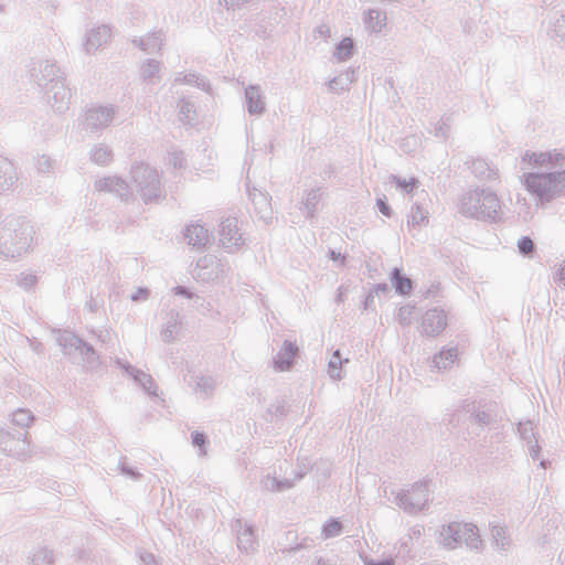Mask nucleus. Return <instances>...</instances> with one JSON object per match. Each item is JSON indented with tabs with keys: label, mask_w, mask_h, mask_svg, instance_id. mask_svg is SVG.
<instances>
[{
	"label": "nucleus",
	"mask_w": 565,
	"mask_h": 565,
	"mask_svg": "<svg viewBox=\"0 0 565 565\" xmlns=\"http://www.w3.org/2000/svg\"><path fill=\"white\" fill-rule=\"evenodd\" d=\"M424 326L427 334H436L446 328V315L443 311L434 310L426 315Z\"/></svg>",
	"instance_id": "f03ea898"
},
{
	"label": "nucleus",
	"mask_w": 565,
	"mask_h": 565,
	"mask_svg": "<svg viewBox=\"0 0 565 565\" xmlns=\"http://www.w3.org/2000/svg\"><path fill=\"white\" fill-rule=\"evenodd\" d=\"M463 529L465 530H468V526L467 525H463ZM470 532H472V529H469Z\"/></svg>",
	"instance_id": "dca6fc26"
},
{
	"label": "nucleus",
	"mask_w": 565,
	"mask_h": 565,
	"mask_svg": "<svg viewBox=\"0 0 565 565\" xmlns=\"http://www.w3.org/2000/svg\"><path fill=\"white\" fill-rule=\"evenodd\" d=\"M258 110H262V108H258V107H257V105L254 107V106L252 105V103L249 104V111H254V113H256V111H258Z\"/></svg>",
	"instance_id": "4468645a"
},
{
	"label": "nucleus",
	"mask_w": 565,
	"mask_h": 565,
	"mask_svg": "<svg viewBox=\"0 0 565 565\" xmlns=\"http://www.w3.org/2000/svg\"><path fill=\"white\" fill-rule=\"evenodd\" d=\"M353 44L350 39H344L339 45V55L341 57H347L352 49Z\"/></svg>",
	"instance_id": "0eeeda50"
},
{
	"label": "nucleus",
	"mask_w": 565,
	"mask_h": 565,
	"mask_svg": "<svg viewBox=\"0 0 565 565\" xmlns=\"http://www.w3.org/2000/svg\"><path fill=\"white\" fill-rule=\"evenodd\" d=\"M394 286L396 288V290L402 294V295H406L411 291L412 289V281L411 279L408 278H405V277H402L399 275V271L398 270H395V275H394Z\"/></svg>",
	"instance_id": "39448f33"
},
{
	"label": "nucleus",
	"mask_w": 565,
	"mask_h": 565,
	"mask_svg": "<svg viewBox=\"0 0 565 565\" xmlns=\"http://www.w3.org/2000/svg\"><path fill=\"white\" fill-rule=\"evenodd\" d=\"M556 182L558 192H565V171L556 173Z\"/></svg>",
	"instance_id": "1a4fd4ad"
},
{
	"label": "nucleus",
	"mask_w": 565,
	"mask_h": 565,
	"mask_svg": "<svg viewBox=\"0 0 565 565\" xmlns=\"http://www.w3.org/2000/svg\"><path fill=\"white\" fill-rule=\"evenodd\" d=\"M561 277L562 279L565 280V265L563 266V268L561 269Z\"/></svg>",
	"instance_id": "2eb2a0df"
},
{
	"label": "nucleus",
	"mask_w": 565,
	"mask_h": 565,
	"mask_svg": "<svg viewBox=\"0 0 565 565\" xmlns=\"http://www.w3.org/2000/svg\"><path fill=\"white\" fill-rule=\"evenodd\" d=\"M377 206H379L380 211H381L385 216H390V215H391L390 207L386 205V203L384 202V200L379 199V200H377Z\"/></svg>",
	"instance_id": "9d476101"
},
{
	"label": "nucleus",
	"mask_w": 565,
	"mask_h": 565,
	"mask_svg": "<svg viewBox=\"0 0 565 565\" xmlns=\"http://www.w3.org/2000/svg\"><path fill=\"white\" fill-rule=\"evenodd\" d=\"M342 530L339 521H330L323 526V533L327 537L338 535Z\"/></svg>",
	"instance_id": "423d86ee"
},
{
	"label": "nucleus",
	"mask_w": 565,
	"mask_h": 565,
	"mask_svg": "<svg viewBox=\"0 0 565 565\" xmlns=\"http://www.w3.org/2000/svg\"><path fill=\"white\" fill-rule=\"evenodd\" d=\"M488 199H489L490 203H492L494 206L498 205V200L495 196H489Z\"/></svg>",
	"instance_id": "ddd939ff"
},
{
	"label": "nucleus",
	"mask_w": 565,
	"mask_h": 565,
	"mask_svg": "<svg viewBox=\"0 0 565 565\" xmlns=\"http://www.w3.org/2000/svg\"><path fill=\"white\" fill-rule=\"evenodd\" d=\"M189 244L193 246L204 245L207 241V232L200 225H191L186 230Z\"/></svg>",
	"instance_id": "20e7f679"
},
{
	"label": "nucleus",
	"mask_w": 565,
	"mask_h": 565,
	"mask_svg": "<svg viewBox=\"0 0 565 565\" xmlns=\"http://www.w3.org/2000/svg\"><path fill=\"white\" fill-rule=\"evenodd\" d=\"M524 184L531 193L541 199H550L557 190L556 173L536 174L530 173L524 178Z\"/></svg>",
	"instance_id": "f257e3e1"
},
{
	"label": "nucleus",
	"mask_w": 565,
	"mask_h": 565,
	"mask_svg": "<svg viewBox=\"0 0 565 565\" xmlns=\"http://www.w3.org/2000/svg\"><path fill=\"white\" fill-rule=\"evenodd\" d=\"M564 159L561 153H531L524 157V161H527L530 164L540 166V167H548L553 163H557Z\"/></svg>",
	"instance_id": "7ed1b4c3"
},
{
	"label": "nucleus",
	"mask_w": 565,
	"mask_h": 565,
	"mask_svg": "<svg viewBox=\"0 0 565 565\" xmlns=\"http://www.w3.org/2000/svg\"><path fill=\"white\" fill-rule=\"evenodd\" d=\"M193 444L202 447L204 445V436L202 434H195L193 436Z\"/></svg>",
	"instance_id": "9b49d317"
},
{
	"label": "nucleus",
	"mask_w": 565,
	"mask_h": 565,
	"mask_svg": "<svg viewBox=\"0 0 565 565\" xmlns=\"http://www.w3.org/2000/svg\"><path fill=\"white\" fill-rule=\"evenodd\" d=\"M519 248L522 253L529 254L533 250L534 245H533V242L531 241V238L523 237L519 242Z\"/></svg>",
	"instance_id": "6e6552de"
},
{
	"label": "nucleus",
	"mask_w": 565,
	"mask_h": 565,
	"mask_svg": "<svg viewBox=\"0 0 565 565\" xmlns=\"http://www.w3.org/2000/svg\"><path fill=\"white\" fill-rule=\"evenodd\" d=\"M286 351L291 355L294 356L297 352V348L292 344H288L286 345Z\"/></svg>",
	"instance_id": "f8f14e48"
}]
</instances>
